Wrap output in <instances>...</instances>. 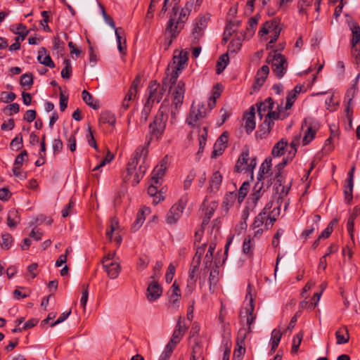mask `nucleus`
Listing matches in <instances>:
<instances>
[{
	"instance_id": "864d4df0",
	"label": "nucleus",
	"mask_w": 360,
	"mask_h": 360,
	"mask_svg": "<svg viewBox=\"0 0 360 360\" xmlns=\"http://www.w3.org/2000/svg\"><path fill=\"white\" fill-rule=\"evenodd\" d=\"M281 109H283L282 106H278V112H277L276 110H269V112L265 115V118H266L269 121L271 120L272 122H274V120L279 119L280 112H281Z\"/></svg>"
},
{
	"instance_id": "c03bdc74",
	"label": "nucleus",
	"mask_w": 360,
	"mask_h": 360,
	"mask_svg": "<svg viewBox=\"0 0 360 360\" xmlns=\"http://www.w3.org/2000/svg\"><path fill=\"white\" fill-rule=\"evenodd\" d=\"M37 60L41 64L45 66L49 67L51 68H53L55 67V64L49 53L44 56H38Z\"/></svg>"
},
{
	"instance_id": "603ef678",
	"label": "nucleus",
	"mask_w": 360,
	"mask_h": 360,
	"mask_svg": "<svg viewBox=\"0 0 360 360\" xmlns=\"http://www.w3.org/2000/svg\"><path fill=\"white\" fill-rule=\"evenodd\" d=\"M119 226L118 221L116 219H112L110 221V224L109 226V229L106 231V237L111 240H112V235L115 231Z\"/></svg>"
},
{
	"instance_id": "aec40b11",
	"label": "nucleus",
	"mask_w": 360,
	"mask_h": 360,
	"mask_svg": "<svg viewBox=\"0 0 360 360\" xmlns=\"http://www.w3.org/2000/svg\"><path fill=\"white\" fill-rule=\"evenodd\" d=\"M216 246L217 245L214 242L210 243L209 245V248L207 251V253L203 260V271H205V274L206 273V271H209L212 266L213 254L216 248Z\"/></svg>"
},
{
	"instance_id": "49530a36",
	"label": "nucleus",
	"mask_w": 360,
	"mask_h": 360,
	"mask_svg": "<svg viewBox=\"0 0 360 360\" xmlns=\"http://www.w3.org/2000/svg\"><path fill=\"white\" fill-rule=\"evenodd\" d=\"M352 32V45H356L360 41V27L354 24L351 27Z\"/></svg>"
},
{
	"instance_id": "2f4dec72",
	"label": "nucleus",
	"mask_w": 360,
	"mask_h": 360,
	"mask_svg": "<svg viewBox=\"0 0 360 360\" xmlns=\"http://www.w3.org/2000/svg\"><path fill=\"white\" fill-rule=\"evenodd\" d=\"M222 181V176L221 175L219 172H215L213 173L212 176L211 178L210 182L209 189L211 192L218 190L219 186L221 185Z\"/></svg>"
},
{
	"instance_id": "ea45409f",
	"label": "nucleus",
	"mask_w": 360,
	"mask_h": 360,
	"mask_svg": "<svg viewBox=\"0 0 360 360\" xmlns=\"http://www.w3.org/2000/svg\"><path fill=\"white\" fill-rule=\"evenodd\" d=\"M313 1L314 0H299L297 4L299 13L307 14V8L311 6Z\"/></svg>"
},
{
	"instance_id": "5701e85b",
	"label": "nucleus",
	"mask_w": 360,
	"mask_h": 360,
	"mask_svg": "<svg viewBox=\"0 0 360 360\" xmlns=\"http://www.w3.org/2000/svg\"><path fill=\"white\" fill-rule=\"evenodd\" d=\"M20 221L19 212L15 209H11L8 211L7 215V225L10 229H15Z\"/></svg>"
},
{
	"instance_id": "79ce46f5",
	"label": "nucleus",
	"mask_w": 360,
	"mask_h": 360,
	"mask_svg": "<svg viewBox=\"0 0 360 360\" xmlns=\"http://www.w3.org/2000/svg\"><path fill=\"white\" fill-rule=\"evenodd\" d=\"M266 216L265 215L264 212H261L255 218L252 224V228L253 229L259 228L264 224H265Z\"/></svg>"
},
{
	"instance_id": "4c0bfd02",
	"label": "nucleus",
	"mask_w": 360,
	"mask_h": 360,
	"mask_svg": "<svg viewBox=\"0 0 360 360\" xmlns=\"http://www.w3.org/2000/svg\"><path fill=\"white\" fill-rule=\"evenodd\" d=\"M249 189H250L249 182L244 181L242 184V185L238 191V201L239 203H241L243 201V200L245 199V198L246 197V195L248 193Z\"/></svg>"
},
{
	"instance_id": "3c124183",
	"label": "nucleus",
	"mask_w": 360,
	"mask_h": 360,
	"mask_svg": "<svg viewBox=\"0 0 360 360\" xmlns=\"http://www.w3.org/2000/svg\"><path fill=\"white\" fill-rule=\"evenodd\" d=\"M149 259L146 256L140 257L137 263L136 269L139 271H143L149 264Z\"/></svg>"
},
{
	"instance_id": "8fccbe9b",
	"label": "nucleus",
	"mask_w": 360,
	"mask_h": 360,
	"mask_svg": "<svg viewBox=\"0 0 360 360\" xmlns=\"http://www.w3.org/2000/svg\"><path fill=\"white\" fill-rule=\"evenodd\" d=\"M353 186H354V184H352L350 186V184L348 182H347V185L346 186H345L344 194H345V201L347 203H350L351 201L352 200Z\"/></svg>"
},
{
	"instance_id": "6e6552de",
	"label": "nucleus",
	"mask_w": 360,
	"mask_h": 360,
	"mask_svg": "<svg viewBox=\"0 0 360 360\" xmlns=\"http://www.w3.org/2000/svg\"><path fill=\"white\" fill-rule=\"evenodd\" d=\"M306 127V131L302 139L303 146L309 144L314 138L316 131L319 126V123L311 117H307L304 119L302 125V129Z\"/></svg>"
},
{
	"instance_id": "dca6fc26",
	"label": "nucleus",
	"mask_w": 360,
	"mask_h": 360,
	"mask_svg": "<svg viewBox=\"0 0 360 360\" xmlns=\"http://www.w3.org/2000/svg\"><path fill=\"white\" fill-rule=\"evenodd\" d=\"M266 190L264 188V181H261L260 178H257V181L255 184L252 193L249 197V200H251L253 207H255L257 201L262 196Z\"/></svg>"
},
{
	"instance_id": "4be33fe9",
	"label": "nucleus",
	"mask_w": 360,
	"mask_h": 360,
	"mask_svg": "<svg viewBox=\"0 0 360 360\" xmlns=\"http://www.w3.org/2000/svg\"><path fill=\"white\" fill-rule=\"evenodd\" d=\"M148 167V164L147 163V159L143 160L142 162L139 167L138 170L136 172L134 176V179L131 181V184L133 186H136L139 182L140 180L143 178L144 174H146L147 169Z\"/></svg>"
},
{
	"instance_id": "13d9d810",
	"label": "nucleus",
	"mask_w": 360,
	"mask_h": 360,
	"mask_svg": "<svg viewBox=\"0 0 360 360\" xmlns=\"http://www.w3.org/2000/svg\"><path fill=\"white\" fill-rule=\"evenodd\" d=\"M357 86L356 84H353L346 92L345 100H347L349 104H351L352 99L354 98L356 93L357 92Z\"/></svg>"
},
{
	"instance_id": "e433bc0d",
	"label": "nucleus",
	"mask_w": 360,
	"mask_h": 360,
	"mask_svg": "<svg viewBox=\"0 0 360 360\" xmlns=\"http://www.w3.org/2000/svg\"><path fill=\"white\" fill-rule=\"evenodd\" d=\"M204 33L205 31L193 27L191 34V40L192 44H195L200 43V39L204 37Z\"/></svg>"
},
{
	"instance_id": "c9c22d12",
	"label": "nucleus",
	"mask_w": 360,
	"mask_h": 360,
	"mask_svg": "<svg viewBox=\"0 0 360 360\" xmlns=\"http://www.w3.org/2000/svg\"><path fill=\"white\" fill-rule=\"evenodd\" d=\"M271 167V159L266 158L261 165L257 178L261 179V181H264V174H267Z\"/></svg>"
},
{
	"instance_id": "f257e3e1",
	"label": "nucleus",
	"mask_w": 360,
	"mask_h": 360,
	"mask_svg": "<svg viewBox=\"0 0 360 360\" xmlns=\"http://www.w3.org/2000/svg\"><path fill=\"white\" fill-rule=\"evenodd\" d=\"M188 59V51L176 49L174 52L172 63L169 65L167 75L162 80V86L156 81H152L148 87V97L147 103L153 105L159 103L167 90L170 96L169 109H171V122H175L176 115L184 102L186 91L185 83L182 80L178 81L179 75L185 68Z\"/></svg>"
},
{
	"instance_id": "423d86ee",
	"label": "nucleus",
	"mask_w": 360,
	"mask_h": 360,
	"mask_svg": "<svg viewBox=\"0 0 360 360\" xmlns=\"http://www.w3.org/2000/svg\"><path fill=\"white\" fill-rule=\"evenodd\" d=\"M266 63L271 64L272 70L278 79L284 76L288 68V63L283 55L276 51H271L266 58Z\"/></svg>"
},
{
	"instance_id": "c756f323",
	"label": "nucleus",
	"mask_w": 360,
	"mask_h": 360,
	"mask_svg": "<svg viewBox=\"0 0 360 360\" xmlns=\"http://www.w3.org/2000/svg\"><path fill=\"white\" fill-rule=\"evenodd\" d=\"M82 98L85 103L93 109L96 110L99 108L98 102L95 101L91 94L86 90L84 89L82 91Z\"/></svg>"
},
{
	"instance_id": "f8f14e48",
	"label": "nucleus",
	"mask_w": 360,
	"mask_h": 360,
	"mask_svg": "<svg viewBox=\"0 0 360 360\" xmlns=\"http://www.w3.org/2000/svg\"><path fill=\"white\" fill-rule=\"evenodd\" d=\"M167 156H165L153 169L152 172L151 181L155 184H160L161 179L165 175L167 167Z\"/></svg>"
},
{
	"instance_id": "393cba45",
	"label": "nucleus",
	"mask_w": 360,
	"mask_h": 360,
	"mask_svg": "<svg viewBox=\"0 0 360 360\" xmlns=\"http://www.w3.org/2000/svg\"><path fill=\"white\" fill-rule=\"evenodd\" d=\"M229 61L230 60L228 52L221 54L217 61L216 73L217 75H219L221 72H223V71L225 70V68L229 63Z\"/></svg>"
},
{
	"instance_id": "cd10ccee",
	"label": "nucleus",
	"mask_w": 360,
	"mask_h": 360,
	"mask_svg": "<svg viewBox=\"0 0 360 360\" xmlns=\"http://www.w3.org/2000/svg\"><path fill=\"white\" fill-rule=\"evenodd\" d=\"M288 145V141L282 139L277 142L273 147L271 154L274 157H280L284 154L285 148Z\"/></svg>"
},
{
	"instance_id": "680f3d73",
	"label": "nucleus",
	"mask_w": 360,
	"mask_h": 360,
	"mask_svg": "<svg viewBox=\"0 0 360 360\" xmlns=\"http://www.w3.org/2000/svg\"><path fill=\"white\" fill-rule=\"evenodd\" d=\"M291 160L292 159H290V155H288V156L286 158H284L281 162L278 163L276 166L275 169L276 171V176L277 177H279L281 176V173L282 170L285 167V165H288L289 161Z\"/></svg>"
},
{
	"instance_id": "6e6d98bb",
	"label": "nucleus",
	"mask_w": 360,
	"mask_h": 360,
	"mask_svg": "<svg viewBox=\"0 0 360 360\" xmlns=\"http://www.w3.org/2000/svg\"><path fill=\"white\" fill-rule=\"evenodd\" d=\"M235 197L236 195L233 193H229L225 195L223 201V206L225 207L226 210L233 205Z\"/></svg>"
},
{
	"instance_id": "6ab92c4d",
	"label": "nucleus",
	"mask_w": 360,
	"mask_h": 360,
	"mask_svg": "<svg viewBox=\"0 0 360 360\" xmlns=\"http://www.w3.org/2000/svg\"><path fill=\"white\" fill-rule=\"evenodd\" d=\"M255 109L254 106H252L249 112L245 114V129L248 134H250L255 128L256 124L255 121Z\"/></svg>"
},
{
	"instance_id": "bb28decb",
	"label": "nucleus",
	"mask_w": 360,
	"mask_h": 360,
	"mask_svg": "<svg viewBox=\"0 0 360 360\" xmlns=\"http://www.w3.org/2000/svg\"><path fill=\"white\" fill-rule=\"evenodd\" d=\"M337 344L342 345L348 342L349 340V331L346 327L338 329L335 332Z\"/></svg>"
},
{
	"instance_id": "7c9ffc66",
	"label": "nucleus",
	"mask_w": 360,
	"mask_h": 360,
	"mask_svg": "<svg viewBox=\"0 0 360 360\" xmlns=\"http://www.w3.org/2000/svg\"><path fill=\"white\" fill-rule=\"evenodd\" d=\"M210 20V15L207 13L205 15H199L193 24V27L197 29H200L201 30L205 31L207 27L208 22Z\"/></svg>"
},
{
	"instance_id": "473e14b6",
	"label": "nucleus",
	"mask_w": 360,
	"mask_h": 360,
	"mask_svg": "<svg viewBox=\"0 0 360 360\" xmlns=\"http://www.w3.org/2000/svg\"><path fill=\"white\" fill-rule=\"evenodd\" d=\"M240 24V20H229L228 23L226 25L225 30L224 32V38H223V42L226 43L227 42V37L232 34V32H234L233 27H238Z\"/></svg>"
},
{
	"instance_id": "de8ad7c7",
	"label": "nucleus",
	"mask_w": 360,
	"mask_h": 360,
	"mask_svg": "<svg viewBox=\"0 0 360 360\" xmlns=\"http://www.w3.org/2000/svg\"><path fill=\"white\" fill-rule=\"evenodd\" d=\"M302 338H303V333L302 331H300L293 338L292 345V349H291L292 353H296L297 352L298 348L301 344Z\"/></svg>"
},
{
	"instance_id": "a211bd4d",
	"label": "nucleus",
	"mask_w": 360,
	"mask_h": 360,
	"mask_svg": "<svg viewBox=\"0 0 360 360\" xmlns=\"http://www.w3.org/2000/svg\"><path fill=\"white\" fill-rule=\"evenodd\" d=\"M274 105V101L271 97L267 98L264 102L256 104L260 119L265 117L269 110H273Z\"/></svg>"
},
{
	"instance_id": "bf43d9fd",
	"label": "nucleus",
	"mask_w": 360,
	"mask_h": 360,
	"mask_svg": "<svg viewBox=\"0 0 360 360\" xmlns=\"http://www.w3.org/2000/svg\"><path fill=\"white\" fill-rule=\"evenodd\" d=\"M115 35L117 38V45H122V44H126V38L124 37V30L121 27L115 28Z\"/></svg>"
},
{
	"instance_id": "39448f33",
	"label": "nucleus",
	"mask_w": 360,
	"mask_h": 360,
	"mask_svg": "<svg viewBox=\"0 0 360 360\" xmlns=\"http://www.w3.org/2000/svg\"><path fill=\"white\" fill-rule=\"evenodd\" d=\"M151 138L147 141L146 146H139L136 148L134 153H133L130 160L127 164V174L124 176V181L125 182L129 181L131 176L136 169V166L139 162H142L143 160H146L148 156V150L147 149L148 146L150 143Z\"/></svg>"
},
{
	"instance_id": "37998d69",
	"label": "nucleus",
	"mask_w": 360,
	"mask_h": 360,
	"mask_svg": "<svg viewBox=\"0 0 360 360\" xmlns=\"http://www.w3.org/2000/svg\"><path fill=\"white\" fill-rule=\"evenodd\" d=\"M63 63L65 68L61 71V77L63 79H69L72 75L71 62L69 59H65Z\"/></svg>"
},
{
	"instance_id": "ddd939ff",
	"label": "nucleus",
	"mask_w": 360,
	"mask_h": 360,
	"mask_svg": "<svg viewBox=\"0 0 360 360\" xmlns=\"http://www.w3.org/2000/svg\"><path fill=\"white\" fill-rule=\"evenodd\" d=\"M269 73V68L266 65H264L259 69L255 75V81L252 85V89L255 91H257L264 84L266 79Z\"/></svg>"
},
{
	"instance_id": "69168bd1",
	"label": "nucleus",
	"mask_w": 360,
	"mask_h": 360,
	"mask_svg": "<svg viewBox=\"0 0 360 360\" xmlns=\"http://www.w3.org/2000/svg\"><path fill=\"white\" fill-rule=\"evenodd\" d=\"M27 158V153L25 150H22L15 160V166H19V167H21V166L23 165V162L25 159Z\"/></svg>"
},
{
	"instance_id": "774afa93",
	"label": "nucleus",
	"mask_w": 360,
	"mask_h": 360,
	"mask_svg": "<svg viewBox=\"0 0 360 360\" xmlns=\"http://www.w3.org/2000/svg\"><path fill=\"white\" fill-rule=\"evenodd\" d=\"M176 267L173 265V264H170L168 266L166 275L165 280L167 283L172 282L174 273H175Z\"/></svg>"
},
{
	"instance_id": "5fc2aeb1",
	"label": "nucleus",
	"mask_w": 360,
	"mask_h": 360,
	"mask_svg": "<svg viewBox=\"0 0 360 360\" xmlns=\"http://www.w3.org/2000/svg\"><path fill=\"white\" fill-rule=\"evenodd\" d=\"M300 135H297L294 137L292 139L290 146L292 148V150L289 152V155H290V159H292L293 157L295 155V153L297 152V147L298 146L300 143Z\"/></svg>"
},
{
	"instance_id": "a18cd8bd",
	"label": "nucleus",
	"mask_w": 360,
	"mask_h": 360,
	"mask_svg": "<svg viewBox=\"0 0 360 360\" xmlns=\"http://www.w3.org/2000/svg\"><path fill=\"white\" fill-rule=\"evenodd\" d=\"M152 105L149 104V103L146 102L144 107L141 111L140 122L141 124H146L148 116L150 113V110L152 108Z\"/></svg>"
},
{
	"instance_id": "09e8293b",
	"label": "nucleus",
	"mask_w": 360,
	"mask_h": 360,
	"mask_svg": "<svg viewBox=\"0 0 360 360\" xmlns=\"http://www.w3.org/2000/svg\"><path fill=\"white\" fill-rule=\"evenodd\" d=\"M10 146L13 150H18L22 147V137L20 134L16 136L11 142Z\"/></svg>"
},
{
	"instance_id": "a19ab883",
	"label": "nucleus",
	"mask_w": 360,
	"mask_h": 360,
	"mask_svg": "<svg viewBox=\"0 0 360 360\" xmlns=\"http://www.w3.org/2000/svg\"><path fill=\"white\" fill-rule=\"evenodd\" d=\"M33 84V76L32 73H25L20 77V84L22 86H27L30 89Z\"/></svg>"
},
{
	"instance_id": "4468645a",
	"label": "nucleus",
	"mask_w": 360,
	"mask_h": 360,
	"mask_svg": "<svg viewBox=\"0 0 360 360\" xmlns=\"http://www.w3.org/2000/svg\"><path fill=\"white\" fill-rule=\"evenodd\" d=\"M153 281L148 285L147 288V298L150 302L156 300L162 293V289L155 281V276L150 277Z\"/></svg>"
},
{
	"instance_id": "20e7f679",
	"label": "nucleus",
	"mask_w": 360,
	"mask_h": 360,
	"mask_svg": "<svg viewBox=\"0 0 360 360\" xmlns=\"http://www.w3.org/2000/svg\"><path fill=\"white\" fill-rule=\"evenodd\" d=\"M281 30L280 20L274 18L271 20L266 21L262 25L259 31V35L265 40H268L269 38V41L267 44V45H269V44H274L276 41Z\"/></svg>"
},
{
	"instance_id": "9d476101",
	"label": "nucleus",
	"mask_w": 360,
	"mask_h": 360,
	"mask_svg": "<svg viewBox=\"0 0 360 360\" xmlns=\"http://www.w3.org/2000/svg\"><path fill=\"white\" fill-rule=\"evenodd\" d=\"M186 332V328L179 321L176 329L174 330L169 342L167 344L165 348L169 352H173L175 346L180 342Z\"/></svg>"
},
{
	"instance_id": "72a5a7b5",
	"label": "nucleus",
	"mask_w": 360,
	"mask_h": 360,
	"mask_svg": "<svg viewBox=\"0 0 360 360\" xmlns=\"http://www.w3.org/2000/svg\"><path fill=\"white\" fill-rule=\"evenodd\" d=\"M75 45L71 40H69L68 36L65 32L58 33L54 37L53 45Z\"/></svg>"
},
{
	"instance_id": "052dcab7",
	"label": "nucleus",
	"mask_w": 360,
	"mask_h": 360,
	"mask_svg": "<svg viewBox=\"0 0 360 360\" xmlns=\"http://www.w3.org/2000/svg\"><path fill=\"white\" fill-rule=\"evenodd\" d=\"M88 288H89L88 285L83 286L82 297L80 299V305L84 309H85V308H86V305L87 300H88V296H89Z\"/></svg>"
},
{
	"instance_id": "1a4fd4ad",
	"label": "nucleus",
	"mask_w": 360,
	"mask_h": 360,
	"mask_svg": "<svg viewBox=\"0 0 360 360\" xmlns=\"http://www.w3.org/2000/svg\"><path fill=\"white\" fill-rule=\"evenodd\" d=\"M205 117L206 110L203 104L198 103L197 105L192 104L189 116L186 119V123L194 127L198 121Z\"/></svg>"
},
{
	"instance_id": "f03ea898",
	"label": "nucleus",
	"mask_w": 360,
	"mask_h": 360,
	"mask_svg": "<svg viewBox=\"0 0 360 360\" xmlns=\"http://www.w3.org/2000/svg\"><path fill=\"white\" fill-rule=\"evenodd\" d=\"M195 7L194 0H189L186 2L185 6L181 9L179 15L176 18V15L171 17L165 30V38L169 39L168 45H170L172 42V39L176 37V34L183 28L184 22L187 20L188 15L192 10Z\"/></svg>"
},
{
	"instance_id": "0eeeda50",
	"label": "nucleus",
	"mask_w": 360,
	"mask_h": 360,
	"mask_svg": "<svg viewBox=\"0 0 360 360\" xmlns=\"http://www.w3.org/2000/svg\"><path fill=\"white\" fill-rule=\"evenodd\" d=\"M188 202V195H184L169 210L166 215L168 224H175L181 218L183 211Z\"/></svg>"
},
{
	"instance_id": "f3484780",
	"label": "nucleus",
	"mask_w": 360,
	"mask_h": 360,
	"mask_svg": "<svg viewBox=\"0 0 360 360\" xmlns=\"http://www.w3.org/2000/svg\"><path fill=\"white\" fill-rule=\"evenodd\" d=\"M274 122L264 117L263 122L259 126L258 130L255 133L257 139H262L266 137L270 133Z\"/></svg>"
},
{
	"instance_id": "412c9836",
	"label": "nucleus",
	"mask_w": 360,
	"mask_h": 360,
	"mask_svg": "<svg viewBox=\"0 0 360 360\" xmlns=\"http://www.w3.org/2000/svg\"><path fill=\"white\" fill-rule=\"evenodd\" d=\"M249 160V150L246 149L242 152L239 156L237 162L235 166V172H240L245 171Z\"/></svg>"
},
{
	"instance_id": "f704fd0d",
	"label": "nucleus",
	"mask_w": 360,
	"mask_h": 360,
	"mask_svg": "<svg viewBox=\"0 0 360 360\" xmlns=\"http://www.w3.org/2000/svg\"><path fill=\"white\" fill-rule=\"evenodd\" d=\"M252 238L248 236L243 243V252L244 254L252 256L253 255L254 244L252 243Z\"/></svg>"
},
{
	"instance_id": "58836bf2",
	"label": "nucleus",
	"mask_w": 360,
	"mask_h": 360,
	"mask_svg": "<svg viewBox=\"0 0 360 360\" xmlns=\"http://www.w3.org/2000/svg\"><path fill=\"white\" fill-rule=\"evenodd\" d=\"M2 243L1 247L4 250H8L13 242L12 236L8 233H4L1 235Z\"/></svg>"
},
{
	"instance_id": "e2e57ef3",
	"label": "nucleus",
	"mask_w": 360,
	"mask_h": 360,
	"mask_svg": "<svg viewBox=\"0 0 360 360\" xmlns=\"http://www.w3.org/2000/svg\"><path fill=\"white\" fill-rule=\"evenodd\" d=\"M41 14L43 17V20H41L40 22L41 25L43 27V29L45 31H50V27L47 24L49 20V12L46 11H43Z\"/></svg>"
},
{
	"instance_id": "a878e982",
	"label": "nucleus",
	"mask_w": 360,
	"mask_h": 360,
	"mask_svg": "<svg viewBox=\"0 0 360 360\" xmlns=\"http://www.w3.org/2000/svg\"><path fill=\"white\" fill-rule=\"evenodd\" d=\"M246 333H243V329H240L238 333V337L237 339V346L238 349L234 350V356H240L241 354H244L245 352V339Z\"/></svg>"
},
{
	"instance_id": "9b49d317",
	"label": "nucleus",
	"mask_w": 360,
	"mask_h": 360,
	"mask_svg": "<svg viewBox=\"0 0 360 360\" xmlns=\"http://www.w3.org/2000/svg\"><path fill=\"white\" fill-rule=\"evenodd\" d=\"M246 299H249L250 306L249 307L246 308V313L248 314L247 317V325L248 326V329L247 333H251V326L254 323L255 319H256V316L253 314V311L255 309L254 306V299L253 295L252 294V286L250 284H248V288H247V294H246ZM246 333V332H245Z\"/></svg>"
},
{
	"instance_id": "2eb2a0df",
	"label": "nucleus",
	"mask_w": 360,
	"mask_h": 360,
	"mask_svg": "<svg viewBox=\"0 0 360 360\" xmlns=\"http://www.w3.org/2000/svg\"><path fill=\"white\" fill-rule=\"evenodd\" d=\"M103 268L110 279H115L121 271V265L118 262H110L102 263Z\"/></svg>"
},
{
	"instance_id": "4d7b16f0",
	"label": "nucleus",
	"mask_w": 360,
	"mask_h": 360,
	"mask_svg": "<svg viewBox=\"0 0 360 360\" xmlns=\"http://www.w3.org/2000/svg\"><path fill=\"white\" fill-rule=\"evenodd\" d=\"M95 48L96 46H89V63L92 65H94L98 60V51Z\"/></svg>"
},
{
	"instance_id": "c85d7f7f",
	"label": "nucleus",
	"mask_w": 360,
	"mask_h": 360,
	"mask_svg": "<svg viewBox=\"0 0 360 360\" xmlns=\"http://www.w3.org/2000/svg\"><path fill=\"white\" fill-rule=\"evenodd\" d=\"M116 122L115 115L110 111H104L100 115V124H108L109 125L114 126Z\"/></svg>"
},
{
	"instance_id": "0e129e2a",
	"label": "nucleus",
	"mask_w": 360,
	"mask_h": 360,
	"mask_svg": "<svg viewBox=\"0 0 360 360\" xmlns=\"http://www.w3.org/2000/svg\"><path fill=\"white\" fill-rule=\"evenodd\" d=\"M351 55L353 62L356 64L360 63V46H351Z\"/></svg>"
},
{
	"instance_id": "7ed1b4c3",
	"label": "nucleus",
	"mask_w": 360,
	"mask_h": 360,
	"mask_svg": "<svg viewBox=\"0 0 360 360\" xmlns=\"http://www.w3.org/2000/svg\"><path fill=\"white\" fill-rule=\"evenodd\" d=\"M169 111L171 112L169 100L167 97L163 100L157 115L149 124V133L152 137L156 139L162 137L166 128Z\"/></svg>"
},
{
	"instance_id": "b1692460",
	"label": "nucleus",
	"mask_w": 360,
	"mask_h": 360,
	"mask_svg": "<svg viewBox=\"0 0 360 360\" xmlns=\"http://www.w3.org/2000/svg\"><path fill=\"white\" fill-rule=\"evenodd\" d=\"M168 294L169 295V301L176 307H179L178 298L181 296V291L179 285L176 281L171 286Z\"/></svg>"
},
{
	"instance_id": "338daca9",
	"label": "nucleus",
	"mask_w": 360,
	"mask_h": 360,
	"mask_svg": "<svg viewBox=\"0 0 360 360\" xmlns=\"http://www.w3.org/2000/svg\"><path fill=\"white\" fill-rule=\"evenodd\" d=\"M199 266L195 264L191 265V267L189 271V276L188 282L191 284L195 283L196 281L195 273L198 270Z\"/></svg>"
}]
</instances>
